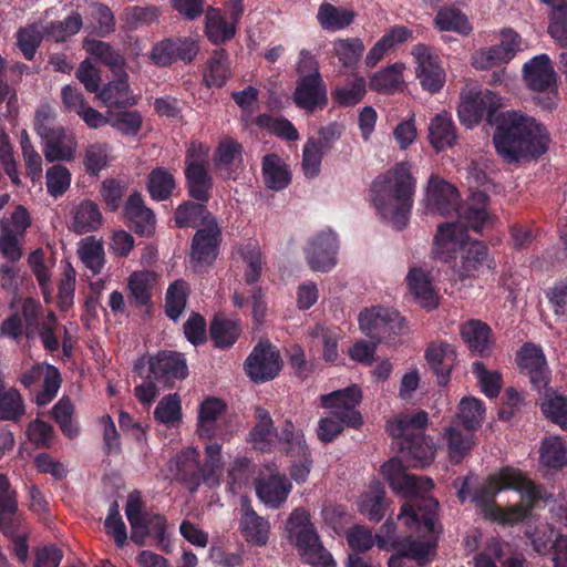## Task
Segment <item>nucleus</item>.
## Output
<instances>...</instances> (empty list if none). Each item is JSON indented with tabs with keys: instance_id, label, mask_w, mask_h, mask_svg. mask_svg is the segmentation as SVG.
<instances>
[{
	"instance_id": "obj_26",
	"label": "nucleus",
	"mask_w": 567,
	"mask_h": 567,
	"mask_svg": "<svg viewBox=\"0 0 567 567\" xmlns=\"http://www.w3.org/2000/svg\"><path fill=\"white\" fill-rule=\"evenodd\" d=\"M40 137L42 140V152L49 163L74 159L78 142L74 135L63 126H59Z\"/></svg>"
},
{
	"instance_id": "obj_1",
	"label": "nucleus",
	"mask_w": 567,
	"mask_h": 567,
	"mask_svg": "<svg viewBox=\"0 0 567 567\" xmlns=\"http://www.w3.org/2000/svg\"><path fill=\"white\" fill-rule=\"evenodd\" d=\"M501 97L485 90H468L461 93L457 115L462 124L472 128L485 120L496 124L493 143L497 154L507 163L524 158H537L545 154L550 142L544 124L516 111L497 114Z\"/></svg>"
},
{
	"instance_id": "obj_2",
	"label": "nucleus",
	"mask_w": 567,
	"mask_h": 567,
	"mask_svg": "<svg viewBox=\"0 0 567 567\" xmlns=\"http://www.w3.org/2000/svg\"><path fill=\"white\" fill-rule=\"evenodd\" d=\"M415 188L416 181L409 162L396 163L371 184L373 206L396 230H402L409 223Z\"/></svg>"
},
{
	"instance_id": "obj_38",
	"label": "nucleus",
	"mask_w": 567,
	"mask_h": 567,
	"mask_svg": "<svg viewBox=\"0 0 567 567\" xmlns=\"http://www.w3.org/2000/svg\"><path fill=\"white\" fill-rule=\"evenodd\" d=\"M406 281L411 293L423 308L432 310L437 307V296L429 275L423 269L412 268L406 276Z\"/></svg>"
},
{
	"instance_id": "obj_47",
	"label": "nucleus",
	"mask_w": 567,
	"mask_h": 567,
	"mask_svg": "<svg viewBox=\"0 0 567 567\" xmlns=\"http://www.w3.org/2000/svg\"><path fill=\"white\" fill-rule=\"evenodd\" d=\"M175 188V177L166 168L156 167L150 172L146 189L153 200L164 202L169 199Z\"/></svg>"
},
{
	"instance_id": "obj_4",
	"label": "nucleus",
	"mask_w": 567,
	"mask_h": 567,
	"mask_svg": "<svg viewBox=\"0 0 567 567\" xmlns=\"http://www.w3.org/2000/svg\"><path fill=\"white\" fill-rule=\"evenodd\" d=\"M458 197L457 189L451 183L437 177L430 178L427 200L431 210L444 217L456 213L458 220L454 224L458 228H472L480 233L489 220L488 195L481 190L474 192L462 205L458 204Z\"/></svg>"
},
{
	"instance_id": "obj_39",
	"label": "nucleus",
	"mask_w": 567,
	"mask_h": 567,
	"mask_svg": "<svg viewBox=\"0 0 567 567\" xmlns=\"http://www.w3.org/2000/svg\"><path fill=\"white\" fill-rule=\"evenodd\" d=\"M355 12L353 10L337 7L329 2H322L317 12L319 25L330 32L344 30L354 22Z\"/></svg>"
},
{
	"instance_id": "obj_17",
	"label": "nucleus",
	"mask_w": 567,
	"mask_h": 567,
	"mask_svg": "<svg viewBox=\"0 0 567 567\" xmlns=\"http://www.w3.org/2000/svg\"><path fill=\"white\" fill-rule=\"evenodd\" d=\"M515 361L535 390L547 388L550 382V370L540 346L533 342L524 343L517 351Z\"/></svg>"
},
{
	"instance_id": "obj_24",
	"label": "nucleus",
	"mask_w": 567,
	"mask_h": 567,
	"mask_svg": "<svg viewBox=\"0 0 567 567\" xmlns=\"http://www.w3.org/2000/svg\"><path fill=\"white\" fill-rule=\"evenodd\" d=\"M460 336L471 353L488 358L495 348L492 328L480 319H470L460 326Z\"/></svg>"
},
{
	"instance_id": "obj_35",
	"label": "nucleus",
	"mask_w": 567,
	"mask_h": 567,
	"mask_svg": "<svg viewBox=\"0 0 567 567\" xmlns=\"http://www.w3.org/2000/svg\"><path fill=\"white\" fill-rule=\"evenodd\" d=\"M256 417L257 422L249 432L250 442L254 449L260 452H270L278 436L272 419L269 412L260 406L256 409Z\"/></svg>"
},
{
	"instance_id": "obj_18",
	"label": "nucleus",
	"mask_w": 567,
	"mask_h": 567,
	"mask_svg": "<svg viewBox=\"0 0 567 567\" xmlns=\"http://www.w3.org/2000/svg\"><path fill=\"white\" fill-rule=\"evenodd\" d=\"M295 105L307 112L323 110L328 104V90L320 73L298 78L292 93Z\"/></svg>"
},
{
	"instance_id": "obj_43",
	"label": "nucleus",
	"mask_w": 567,
	"mask_h": 567,
	"mask_svg": "<svg viewBox=\"0 0 567 567\" xmlns=\"http://www.w3.org/2000/svg\"><path fill=\"white\" fill-rule=\"evenodd\" d=\"M434 18V27L439 31H451L466 37L473 31L468 18L460 9L454 7H437Z\"/></svg>"
},
{
	"instance_id": "obj_19",
	"label": "nucleus",
	"mask_w": 567,
	"mask_h": 567,
	"mask_svg": "<svg viewBox=\"0 0 567 567\" xmlns=\"http://www.w3.org/2000/svg\"><path fill=\"white\" fill-rule=\"evenodd\" d=\"M198 52V45L190 38H167L156 42L150 53L153 64L165 68L176 61L190 63Z\"/></svg>"
},
{
	"instance_id": "obj_13",
	"label": "nucleus",
	"mask_w": 567,
	"mask_h": 567,
	"mask_svg": "<svg viewBox=\"0 0 567 567\" xmlns=\"http://www.w3.org/2000/svg\"><path fill=\"white\" fill-rule=\"evenodd\" d=\"M223 240L218 223L196 230L190 240L189 264L195 272H203L213 266L219 255Z\"/></svg>"
},
{
	"instance_id": "obj_8",
	"label": "nucleus",
	"mask_w": 567,
	"mask_h": 567,
	"mask_svg": "<svg viewBox=\"0 0 567 567\" xmlns=\"http://www.w3.org/2000/svg\"><path fill=\"white\" fill-rule=\"evenodd\" d=\"M287 529L308 564L315 567H336L332 555L319 542L308 511L301 507L293 509L288 517Z\"/></svg>"
},
{
	"instance_id": "obj_20",
	"label": "nucleus",
	"mask_w": 567,
	"mask_h": 567,
	"mask_svg": "<svg viewBox=\"0 0 567 567\" xmlns=\"http://www.w3.org/2000/svg\"><path fill=\"white\" fill-rule=\"evenodd\" d=\"M150 372L153 379L164 386H173L175 381L188 375V367L183 353L176 351H159L150 358Z\"/></svg>"
},
{
	"instance_id": "obj_61",
	"label": "nucleus",
	"mask_w": 567,
	"mask_h": 567,
	"mask_svg": "<svg viewBox=\"0 0 567 567\" xmlns=\"http://www.w3.org/2000/svg\"><path fill=\"white\" fill-rule=\"evenodd\" d=\"M82 27V18L78 12H73L62 21L50 22L43 25L45 39L55 42H63L71 35L76 34Z\"/></svg>"
},
{
	"instance_id": "obj_32",
	"label": "nucleus",
	"mask_w": 567,
	"mask_h": 567,
	"mask_svg": "<svg viewBox=\"0 0 567 567\" xmlns=\"http://www.w3.org/2000/svg\"><path fill=\"white\" fill-rule=\"evenodd\" d=\"M381 473L390 487L398 494L413 499L417 485V476L405 472L402 462L396 458H390L381 466Z\"/></svg>"
},
{
	"instance_id": "obj_30",
	"label": "nucleus",
	"mask_w": 567,
	"mask_h": 567,
	"mask_svg": "<svg viewBox=\"0 0 567 567\" xmlns=\"http://www.w3.org/2000/svg\"><path fill=\"white\" fill-rule=\"evenodd\" d=\"M207 202L184 200L174 212L177 228L208 227L217 223L216 217L207 209Z\"/></svg>"
},
{
	"instance_id": "obj_42",
	"label": "nucleus",
	"mask_w": 567,
	"mask_h": 567,
	"mask_svg": "<svg viewBox=\"0 0 567 567\" xmlns=\"http://www.w3.org/2000/svg\"><path fill=\"white\" fill-rule=\"evenodd\" d=\"M103 216L96 203L90 199L81 202L74 209L72 229L79 235L97 230Z\"/></svg>"
},
{
	"instance_id": "obj_25",
	"label": "nucleus",
	"mask_w": 567,
	"mask_h": 567,
	"mask_svg": "<svg viewBox=\"0 0 567 567\" xmlns=\"http://www.w3.org/2000/svg\"><path fill=\"white\" fill-rule=\"evenodd\" d=\"M226 403L218 398H206L199 405L197 433L200 439L226 441V434L220 427V416L225 414Z\"/></svg>"
},
{
	"instance_id": "obj_48",
	"label": "nucleus",
	"mask_w": 567,
	"mask_h": 567,
	"mask_svg": "<svg viewBox=\"0 0 567 567\" xmlns=\"http://www.w3.org/2000/svg\"><path fill=\"white\" fill-rule=\"evenodd\" d=\"M205 19V32L212 43L223 44L234 38L236 33L235 24L228 22L218 9L209 8Z\"/></svg>"
},
{
	"instance_id": "obj_41",
	"label": "nucleus",
	"mask_w": 567,
	"mask_h": 567,
	"mask_svg": "<svg viewBox=\"0 0 567 567\" xmlns=\"http://www.w3.org/2000/svg\"><path fill=\"white\" fill-rule=\"evenodd\" d=\"M388 505L383 485L372 482L369 491L361 497L359 509L370 522L379 523L384 517Z\"/></svg>"
},
{
	"instance_id": "obj_23",
	"label": "nucleus",
	"mask_w": 567,
	"mask_h": 567,
	"mask_svg": "<svg viewBox=\"0 0 567 567\" xmlns=\"http://www.w3.org/2000/svg\"><path fill=\"white\" fill-rule=\"evenodd\" d=\"M425 360L440 386H445L451 380V373L457 362L456 348L446 341L431 342L424 353Z\"/></svg>"
},
{
	"instance_id": "obj_33",
	"label": "nucleus",
	"mask_w": 567,
	"mask_h": 567,
	"mask_svg": "<svg viewBox=\"0 0 567 567\" xmlns=\"http://www.w3.org/2000/svg\"><path fill=\"white\" fill-rule=\"evenodd\" d=\"M412 35L413 31L408 27L394 25L390 28L367 53L365 65L374 68L392 48L406 42Z\"/></svg>"
},
{
	"instance_id": "obj_5",
	"label": "nucleus",
	"mask_w": 567,
	"mask_h": 567,
	"mask_svg": "<svg viewBox=\"0 0 567 567\" xmlns=\"http://www.w3.org/2000/svg\"><path fill=\"white\" fill-rule=\"evenodd\" d=\"M221 444L209 442L205 445V462L196 447L183 449L169 461V471L176 482L190 493H196L202 484L208 488L219 486L223 475Z\"/></svg>"
},
{
	"instance_id": "obj_36",
	"label": "nucleus",
	"mask_w": 567,
	"mask_h": 567,
	"mask_svg": "<svg viewBox=\"0 0 567 567\" xmlns=\"http://www.w3.org/2000/svg\"><path fill=\"white\" fill-rule=\"evenodd\" d=\"M184 174L188 196L194 200L208 203L214 185L208 167L190 165L185 167Z\"/></svg>"
},
{
	"instance_id": "obj_16",
	"label": "nucleus",
	"mask_w": 567,
	"mask_h": 567,
	"mask_svg": "<svg viewBox=\"0 0 567 567\" xmlns=\"http://www.w3.org/2000/svg\"><path fill=\"white\" fill-rule=\"evenodd\" d=\"M339 240L330 228L311 237L305 248L306 259L315 271L328 272L337 265Z\"/></svg>"
},
{
	"instance_id": "obj_46",
	"label": "nucleus",
	"mask_w": 567,
	"mask_h": 567,
	"mask_svg": "<svg viewBox=\"0 0 567 567\" xmlns=\"http://www.w3.org/2000/svg\"><path fill=\"white\" fill-rule=\"evenodd\" d=\"M403 65L393 63L379 72H375L369 81V87L380 94H393L401 90L403 84Z\"/></svg>"
},
{
	"instance_id": "obj_53",
	"label": "nucleus",
	"mask_w": 567,
	"mask_h": 567,
	"mask_svg": "<svg viewBox=\"0 0 567 567\" xmlns=\"http://www.w3.org/2000/svg\"><path fill=\"white\" fill-rule=\"evenodd\" d=\"M450 462L458 465L475 445L474 434H464L461 430L450 426L445 431Z\"/></svg>"
},
{
	"instance_id": "obj_22",
	"label": "nucleus",
	"mask_w": 567,
	"mask_h": 567,
	"mask_svg": "<svg viewBox=\"0 0 567 567\" xmlns=\"http://www.w3.org/2000/svg\"><path fill=\"white\" fill-rule=\"evenodd\" d=\"M123 216L127 227L141 237H151L155 231L156 217L138 192L132 193L123 208Z\"/></svg>"
},
{
	"instance_id": "obj_28",
	"label": "nucleus",
	"mask_w": 567,
	"mask_h": 567,
	"mask_svg": "<svg viewBox=\"0 0 567 567\" xmlns=\"http://www.w3.org/2000/svg\"><path fill=\"white\" fill-rule=\"evenodd\" d=\"M292 484L285 474L271 473L267 477H260L256 482V494L268 507L277 509L288 498Z\"/></svg>"
},
{
	"instance_id": "obj_10",
	"label": "nucleus",
	"mask_w": 567,
	"mask_h": 567,
	"mask_svg": "<svg viewBox=\"0 0 567 567\" xmlns=\"http://www.w3.org/2000/svg\"><path fill=\"white\" fill-rule=\"evenodd\" d=\"M20 524L17 493L11 489L7 475L0 473V529L4 536L12 538V549L17 559L25 563L29 557V544L27 535H17Z\"/></svg>"
},
{
	"instance_id": "obj_11",
	"label": "nucleus",
	"mask_w": 567,
	"mask_h": 567,
	"mask_svg": "<svg viewBox=\"0 0 567 567\" xmlns=\"http://www.w3.org/2000/svg\"><path fill=\"white\" fill-rule=\"evenodd\" d=\"M359 326L362 332L377 342H394L403 333L405 320L401 315L390 308L371 307L359 315Z\"/></svg>"
},
{
	"instance_id": "obj_31",
	"label": "nucleus",
	"mask_w": 567,
	"mask_h": 567,
	"mask_svg": "<svg viewBox=\"0 0 567 567\" xmlns=\"http://www.w3.org/2000/svg\"><path fill=\"white\" fill-rule=\"evenodd\" d=\"M427 131L429 142L437 153L453 147L458 138L452 116L446 112L432 117Z\"/></svg>"
},
{
	"instance_id": "obj_52",
	"label": "nucleus",
	"mask_w": 567,
	"mask_h": 567,
	"mask_svg": "<svg viewBox=\"0 0 567 567\" xmlns=\"http://www.w3.org/2000/svg\"><path fill=\"white\" fill-rule=\"evenodd\" d=\"M154 275L151 271H134L127 280L130 297L136 307H144L151 302Z\"/></svg>"
},
{
	"instance_id": "obj_6",
	"label": "nucleus",
	"mask_w": 567,
	"mask_h": 567,
	"mask_svg": "<svg viewBox=\"0 0 567 567\" xmlns=\"http://www.w3.org/2000/svg\"><path fill=\"white\" fill-rule=\"evenodd\" d=\"M427 423V413L419 410L411 414H402L386 424V432L412 467H425L434 460L435 445L432 439L425 435Z\"/></svg>"
},
{
	"instance_id": "obj_9",
	"label": "nucleus",
	"mask_w": 567,
	"mask_h": 567,
	"mask_svg": "<svg viewBox=\"0 0 567 567\" xmlns=\"http://www.w3.org/2000/svg\"><path fill=\"white\" fill-rule=\"evenodd\" d=\"M526 86L538 94L535 103L545 111L557 107L559 93L557 73L548 54L542 53L528 60L523 66Z\"/></svg>"
},
{
	"instance_id": "obj_58",
	"label": "nucleus",
	"mask_w": 567,
	"mask_h": 567,
	"mask_svg": "<svg viewBox=\"0 0 567 567\" xmlns=\"http://www.w3.org/2000/svg\"><path fill=\"white\" fill-rule=\"evenodd\" d=\"M457 417L463 427L470 432L481 427L485 416V408L481 400L476 398H464L460 402Z\"/></svg>"
},
{
	"instance_id": "obj_14",
	"label": "nucleus",
	"mask_w": 567,
	"mask_h": 567,
	"mask_svg": "<svg viewBox=\"0 0 567 567\" xmlns=\"http://www.w3.org/2000/svg\"><path fill=\"white\" fill-rule=\"evenodd\" d=\"M282 369L279 351L270 342L260 341L247 357L244 363L246 375L254 383L274 380Z\"/></svg>"
},
{
	"instance_id": "obj_40",
	"label": "nucleus",
	"mask_w": 567,
	"mask_h": 567,
	"mask_svg": "<svg viewBox=\"0 0 567 567\" xmlns=\"http://www.w3.org/2000/svg\"><path fill=\"white\" fill-rule=\"evenodd\" d=\"M229 55L225 49L213 51L207 60L203 80L207 87H223L230 78Z\"/></svg>"
},
{
	"instance_id": "obj_55",
	"label": "nucleus",
	"mask_w": 567,
	"mask_h": 567,
	"mask_svg": "<svg viewBox=\"0 0 567 567\" xmlns=\"http://www.w3.org/2000/svg\"><path fill=\"white\" fill-rule=\"evenodd\" d=\"M540 463L550 470H560L567 464V447L560 437L551 436L542 442Z\"/></svg>"
},
{
	"instance_id": "obj_7",
	"label": "nucleus",
	"mask_w": 567,
	"mask_h": 567,
	"mask_svg": "<svg viewBox=\"0 0 567 567\" xmlns=\"http://www.w3.org/2000/svg\"><path fill=\"white\" fill-rule=\"evenodd\" d=\"M468 230L472 228H458L455 224H442L437 227L434 237L435 254L444 261L454 258L458 248L463 250L458 270L462 280L474 276V272L487 260V246L481 240L470 241Z\"/></svg>"
},
{
	"instance_id": "obj_56",
	"label": "nucleus",
	"mask_w": 567,
	"mask_h": 567,
	"mask_svg": "<svg viewBox=\"0 0 567 567\" xmlns=\"http://www.w3.org/2000/svg\"><path fill=\"white\" fill-rule=\"evenodd\" d=\"M161 10L156 6H130L123 11V20L127 30L135 31L143 27H150L158 21Z\"/></svg>"
},
{
	"instance_id": "obj_49",
	"label": "nucleus",
	"mask_w": 567,
	"mask_h": 567,
	"mask_svg": "<svg viewBox=\"0 0 567 567\" xmlns=\"http://www.w3.org/2000/svg\"><path fill=\"white\" fill-rule=\"evenodd\" d=\"M86 52L99 59L103 64L110 66L115 74L125 72V62L123 56L109 43L95 39L84 41Z\"/></svg>"
},
{
	"instance_id": "obj_64",
	"label": "nucleus",
	"mask_w": 567,
	"mask_h": 567,
	"mask_svg": "<svg viewBox=\"0 0 567 567\" xmlns=\"http://www.w3.org/2000/svg\"><path fill=\"white\" fill-rule=\"evenodd\" d=\"M107 114L110 115V125L123 135L135 136L141 131L143 117L138 111L123 109L116 113L109 111Z\"/></svg>"
},
{
	"instance_id": "obj_15",
	"label": "nucleus",
	"mask_w": 567,
	"mask_h": 567,
	"mask_svg": "<svg viewBox=\"0 0 567 567\" xmlns=\"http://www.w3.org/2000/svg\"><path fill=\"white\" fill-rule=\"evenodd\" d=\"M415 61V73L423 90L435 94L445 84V70L437 53L427 44L417 43L411 52Z\"/></svg>"
},
{
	"instance_id": "obj_57",
	"label": "nucleus",
	"mask_w": 567,
	"mask_h": 567,
	"mask_svg": "<svg viewBox=\"0 0 567 567\" xmlns=\"http://www.w3.org/2000/svg\"><path fill=\"white\" fill-rule=\"evenodd\" d=\"M188 296V285L179 279L175 280L167 288L165 296V315L176 321L183 313Z\"/></svg>"
},
{
	"instance_id": "obj_60",
	"label": "nucleus",
	"mask_w": 567,
	"mask_h": 567,
	"mask_svg": "<svg viewBox=\"0 0 567 567\" xmlns=\"http://www.w3.org/2000/svg\"><path fill=\"white\" fill-rule=\"evenodd\" d=\"M238 254L247 265L245 271L246 284H256L260 279L262 271V255L258 244L249 241L240 245Z\"/></svg>"
},
{
	"instance_id": "obj_51",
	"label": "nucleus",
	"mask_w": 567,
	"mask_h": 567,
	"mask_svg": "<svg viewBox=\"0 0 567 567\" xmlns=\"http://www.w3.org/2000/svg\"><path fill=\"white\" fill-rule=\"evenodd\" d=\"M24 413V402L20 392L14 388H7L0 378V421H18Z\"/></svg>"
},
{
	"instance_id": "obj_44",
	"label": "nucleus",
	"mask_w": 567,
	"mask_h": 567,
	"mask_svg": "<svg viewBox=\"0 0 567 567\" xmlns=\"http://www.w3.org/2000/svg\"><path fill=\"white\" fill-rule=\"evenodd\" d=\"M365 47L360 38L336 39L332 53L346 70H355L364 53Z\"/></svg>"
},
{
	"instance_id": "obj_3",
	"label": "nucleus",
	"mask_w": 567,
	"mask_h": 567,
	"mask_svg": "<svg viewBox=\"0 0 567 567\" xmlns=\"http://www.w3.org/2000/svg\"><path fill=\"white\" fill-rule=\"evenodd\" d=\"M439 502L435 498H421L413 503H404L398 515L409 529L420 534L417 537L406 536L399 543L398 553L405 558L415 560L424 567L436 555L439 534Z\"/></svg>"
},
{
	"instance_id": "obj_29",
	"label": "nucleus",
	"mask_w": 567,
	"mask_h": 567,
	"mask_svg": "<svg viewBox=\"0 0 567 567\" xmlns=\"http://www.w3.org/2000/svg\"><path fill=\"white\" fill-rule=\"evenodd\" d=\"M115 76V80L110 81L100 90L97 97L110 109L122 110L136 105L137 101L131 90L127 73L123 72Z\"/></svg>"
},
{
	"instance_id": "obj_59",
	"label": "nucleus",
	"mask_w": 567,
	"mask_h": 567,
	"mask_svg": "<svg viewBox=\"0 0 567 567\" xmlns=\"http://www.w3.org/2000/svg\"><path fill=\"white\" fill-rule=\"evenodd\" d=\"M255 123L258 127L269 131L281 140L295 142L299 138L297 128L286 117H272L267 113H262L256 117Z\"/></svg>"
},
{
	"instance_id": "obj_45",
	"label": "nucleus",
	"mask_w": 567,
	"mask_h": 567,
	"mask_svg": "<svg viewBox=\"0 0 567 567\" xmlns=\"http://www.w3.org/2000/svg\"><path fill=\"white\" fill-rule=\"evenodd\" d=\"M367 93V81L363 76L353 75L343 85L331 91V97L339 107H352L359 104Z\"/></svg>"
},
{
	"instance_id": "obj_54",
	"label": "nucleus",
	"mask_w": 567,
	"mask_h": 567,
	"mask_svg": "<svg viewBox=\"0 0 567 567\" xmlns=\"http://www.w3.org/2000/svg\"><path fill=\"white\" fill-rule=\"evenodd\" d=\"M509 476L512 477L509 483H512L514 486L508 487V489L523 493L524 498L526 499V504L524 505L530 508V512L538 501L546 498L545 488L542 485H537L532 480L527 478L520 470L512 467V473Z\"/></svg>"
},
{
	"instance_id": "obj_62",
	"label": "nucleus",
	"mask_w": 567,
	"mask_h": 567,
	"mask_svg": "<svg viewBox=\"0 0 567 567\" xmlns=\"http://www.w3.org/2000/svg\"><path fill=\"white\" fill-rule=\"evenodd\" d=\"M472 373L477 379L482 392L489 399L497 398L502 385L503 378L498 371H488L482 361L472 363Z\"/></svg>"
},
{
	"instance_id": "obj_37",
	"label": "nucleus",
	"mask_w": 567,
	"mask_h": 567,
	"mask_svg": "<svg viewBox=\"0 0 567 567\" xmlns=\"http://www.w3.org/2000/svg\"><path fill=\"white\" fill-rule=\"evenodd\" d=\"M241 333L238 321L217 313L209 324V337L215 348L228 349L235 344Z\"/></svg>"
},
{
	"instance_id": "obj_50",
	"label": "nucleus",
	"mask_w": 567,
	"mask_h": 567,
	"mask_svg": "<svg viewBox=\"0 0 567 567\" xmlns=\"http://www.w3.org/2000/svg\"><path fill=\"white\" fill-rule=\"evenodd\" d=\"M243 145L230 137L223 140L218 144L215 151L214 162L219 169L227 172L225 178H230L233 166H238L243 163Z\"/></svg>"
},
{
	"instance_id": "obj_21",
	"label": "nucleus",
	"mask_w": 567,
	"mask_h": 567,
	"mask_svg": "<svg viewBox=\"0 0 567 567\" xmlns=\"http://www.w3.org/2000/svg\"><path fill=\"white\" fill-rule=\"evenodd\" d=\"M511 473L512 466L502 467L497 473L488 475L484 484L473 493L472 501L485 518H488L498 506L495 496L514 486L509 483Z\"/></svg>"
},
{
	"instance_id": "obj_27",
	"label": "nucleus",
	"mask_w": 567,
	"mask_h": 567,
	"mask_svg": "<svg viewBox=\"0 0 567 567\" xmlns=\"http://www.w3.org/2000/svg\"><path fill=\"white\" fill-rule=\"evenodd\" d=\"M239 530L247 543L264 546L268 542L270 524L252 508L248 497L240 499Z\"/></svg>"
},
{
	"instance_id": "obj_12",
	"label": "nucleus",
	"mask_w": 567,
	"mask_h": 567,
	"mask_svg": "<svg viewBox=\"0 0 567 567\" xmlns=\"http://www.w3.org/2000/svg\"><path fill=\"white\" fill-rule=\"evenodd\" d=\"M362 402V391L357 384L321 395V404L330 414L341 420L348 427L359 430L363 424L358 406Z\"/></svg>"
},
{
	"instance_id": "obj_34",
	"label": "nucleus",
	"mask_w": 567,
	"mask_h": 567,
	"mask_svg": "<svg viewBox=\"0 0 567 567\" xmlns=\"http://www.w3.org/2000/svg\"><path fill=\"white\" fill-rule=\"evenodd\" d=\"M261 173L265 185L272 190H282L291 182L289 166L275 153L262 157Z\"/></svg>"
},
{
	"instance_id": "obj_63",
	"label": "nucleus",
	"mask_w": 567,
	"mask_h": 567,
	"mask_svg": "<svg viewBox=\"0 0 567 567\" xmlns=\"http://www.w3.org/2000/svg\"><path fill=\"white\" fill-rule=\"evenodd\" d=\"M43 39H45L43 25L37 23L20 29L17 34L18 47L29 61L34 58Z\"/></svg>"
}]
</instances>
